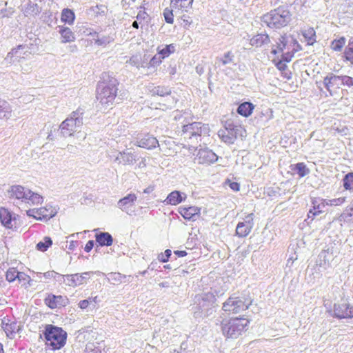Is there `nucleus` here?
Wrapping results in <instances>:
<instances>
[{"mask_svg": "<svg viewBox=\"0 0 353 353\" xmlns=\"http://www.w3.org/2000/svg\"><path fill=\"white\" fill-rule=\"evenodd\" d=\"M119 81L109 73H103L97 87V99L105 107L112 105L118 93Z\"/></svg>", "mask_w": 353, "mask_h": 353, "instance_id": "nucleus-1", "label": "nucleus"}, {"mask_svg": "<svg viewBox=\"0 0 353 353\" xmlns=\"http://www.w3.org/2000/svg\"><path fill=\"white\" fill-rule=\"evenodd\" d=\"M250 322L245 316H232L223 319L220 322V327L226 339H236L249 330Z\"/></svg>", "mask_w": 353, "mask_h": 353, "instance_id": "nucleus-2", "label": "nucleus"}, {"mask_svg": "<svg viewBox=\"0 0 353 353\" xmlns=\"http://www.w3.org/2000/svg\"><path fill=\"white\" fill-rule=\"evenodd\" d=\"M262 22L272 29H281L288 26L292 21V14L283 6L271 10L261 17Z\"/></svg>", "mask_w": 353, "mask_h": 353, "instance_id": "nucleus-3", "label": "nucleus"}, {"mask_svg": "<svg viewBox=\"0 0 353 353\" xmlns=\"http://www.w3.org/2000/svg\"><path fill=\"white\" fill-rule=\"evenodd\" d=\"M46 345L55 351L61 349L66 343L68 334L61 327L46 325L43 331Z\"/></svg>", "mask_w": 353, "mask_h": 353, "instance_id": "nucleus-4", "label": "nucleus"}, {"mask_svg": "<svg viewBox=\"0 0 353 353\" xmlns=\"http://www.w3.org/2000/svg\"><path fill=\"white\" fill-rule=\"evenodd\" d=\"M301 50V46L294 36L284 34L281 36L276 48L272 49V53L276 54L284 52L283 59L286 61H290L294 53Z\"/></svg>", "mask_w": 353, "mask_h": 353, "instance_id": "nucleus-5", "label": "nucleus"}, {"mask_svg": "<svg viewBox=\"0 0 353 353\" xmlns=\"http://www.w3.org/2000/svg\"><path fill=\"white\" fill-rule=\"evenodd\" d=\"M252 299L250 296H230L223 303L222 310L228 314H239L246 311L252 305Z\"/></svg>", "mask_w": 353, "mask_h": 353, "instance_id": "nucleus-6", "label": "nucleus"}, {"mask_svg": "<svg viewBox=\"0 0 353 353\" xmlns=\"http://www.w3.org/2000/svg\"><path fill=\"white\" fill-rule=\"evenodd\" d=\"M8 195L10 199L20 200L32 205L41 204L43 201L40 194L19 185H12L8 190Z\"/></svg>", "mask_w": 353, "mask_h": 353, "instance_id": "nucleus-7", "label": "nucleus"}, {"mask_svg": "<svg viewBox=\"0 0 353 353\" xmlns=\"http://www.w3.org/2000/svg\"><path fill=\"white\" fill-rule=\"evenodd\" d=\"M82 114L83 113L77 110L72 112L70 117L61 123L60 128L63 135H72L73 132L76 130V127L81 124Z\"/></svg>", "mask_w": 353, "mask_h": 353, "instance_id": "nucleus-8", "label": "nucleus"}, {"mask_svg": "<svg viewBox=\"0 0 353 353\" xmlns=\"http://www.w3.org/2000/svg\"><path fill=\"white\" fill-rule=\"evenodd\" d=\"M254 213L247 214L242 221L238 223L235 230V235L239 238L247 237L254 228Z\"/></svg>", "mask_w": 353, "mask_h": 353, "instance_id": "nucleus-9", "label": "nucleus"}, {"mask_svg": "<svg viewBox=\"0 0 353 353\" xmlns=\"http://www.w3.org/2000/svg\"><path fill=\"white\" fill-rule=\"evenodd\" d=\"M238 127L232 123H226L224 129L219 131V137L226 143H233L237 138Z\"/></svg>", "mask_w": 353, "mask_h": 353, "instance_id": "nucleus-10", "label": "nucleus"}, {"mask_svg": "<svg viewBox=\"0 0 353 353\" xmlns=\"http://www.w3.org/2000/svg\"><path fill=\"white\" fill-rule=\"evenodd\" d=\"M26 214L28 216L39 221H48L53 217L55 212L52 207H42L39 208L30 209Z\"/></svg>", "mask_w": 353, "mask_h": 353, "instance_id": "nucleus-11", "label": "nucleus"}, {"mask_svg": "<svg viewBox=\"0 0 353 353\" xmlns=\"http://www.w3.org/2000/svg\"><path fill=\"white\" fill-rule=\"evenodd\" d=\"M334 315L338 319L353 318V306L348 303L334 304Z\"/></svg>", "mask_w": 353, "mask_h": 353, "instance_id": "nucleus-12", "label": "nucleus"}, {"mask_svg": "<svg viewBox=\"0 0 353 353\" xmlns=\"http://www.w3.org/2000/svg\"><path fill=\"white\" fill-rule=\"evenodd\" d=\"M194 0H171V8L177 14H183L192 9Z\"/></svg>", "mask_w": 353, "mask_h": 353, "instance_id": "nucleus-13", "label": "nucleus"}, {"mask_svg": "<svg viewBox=\"0 0 353 353\" xmlns=\"http://www.w3.org/2000/svg\"><path fill=\"white\" fill-rule=\"evenodd\" d=\"M45 304L51 309L64 307L68 303V299L61 295L48 294L44 299Z\"/></svg>", "mask_w": 353, "mask_h": 353, "instance_id": "nucleus-14", "label": "nucleus"}, {"mask_svg": "<svg viewBox=\"0 0 353 353\" xmlns=\"http://www.w3.org/2000/svg\"><path fill=\"white\" fill-rule=\"evenodd\" d=\"M323 84L330 94L335 92L341 86L339 76L335 75L332 73L329 74L324 78Z\"/></svg>", "mask_w": 353, "mask_h": 353, "instance_id": "nucleus-15", "label": "nucleus"}, {"mask_svg": "<svg viewBox=\"0 0 353 353\" xmlns=\"http://www.w3.org/2000/svg\"><path fill=\"white\" fill-rule=\"evenodd\" d=\"M179 213L186 220H195L199 216L201 209L196 206H181Z\"/></svg>", "mask_w": 353, "mask_h": 353, "instance_id": "nucleus-16", "label": "nucleus"}, {"mask_svg": "<svg viewBox=\"0 0 353 353\" xmlns=\"http://www.w3.org/2000/svg\"><path fill=\"white\" fill-rule=\"evenodd\" d=\"M312 208L307 213V219H311L313 221L316 216L323 212L322 209L326 206L325 199L319 201L316 198H314L312 199Z\"/></svg>", "mask_w": 353, "mask_h": 353, "instance_id": "nucleus-17", "label": "nucleus"}, {"mask_svg": "<svg viewBox=\"0 0 353 353\" xmlns=\"http://www.w3.org/2000/svg\"><path fill=\"white\" fill-rule=\"evenodd\" d=\"M1 327L6 336L10 339H14L15 334L19 330V326L17 325V323L9 319H4L2 321Z\"/></svg>", "mask_w": 353, "mask_h": 353, "instance_id": "nucleus-18", "label": "nucleus"}, {"mask_svg": "<svg viewBox=\"0 0 353 353\" xmlns=\"http://www.w3.org/2000/svg\"><path fill=\"white\" fill-rule=\"evenodd\" d=\"M203 125H204L201 122H193L183 125V132L184 133H188L191 137L201 136Z\"/></svg>", "mask_w": 353, "mask_h": 353, "instance_id": "nucleus-19", "label": "nucleus"}, {"mask_svg": "<svg viewBox=\"0 0 353 353\" xmlns=\"http://www.w3.org/2000/svg\"><path fill=\"white\" fill-rule=\"evenodd\" d=\"M137 145L140 148L152 150L159 146V141L156 137L146 134L138 141Z\"/></svg>", "mask_w": 353, "mask_h": 353, "instance_id": "nucleus-20", "label": "nucleus"}, {"mask_svg": "<svg viewBox=\"0 0 353 353\" xmlns=\"http://www.w3.org/2000/svg\"><path fill=\"white\" fill-rule=\"evenodd\" d=\"M186 195L181 193L179 191L174 190L171 192L165 199V201L167 204L176 205L185 200Z\"/></svg>", "mask_w": 353, "mask_h": 353, "instance_id": "nucleus-21", "label": "nucleus"}, {"mask_svg": "<svg viewBox=\"0 0 353 353\" xmlns=\"http://www.w3.org/2000/svg\"><path fill=\"white\" fill-rule=\"evenodd\" d=\"M0 221L6 228L9 229L12 228V214L8 209L3 207L0 208Z\"/></svg>", "mask_w": 353, "mask_h": 353, "instance_id": "nucleus-22", "label": "nucleus"}, {"mask_svg": "<svg viewBox=\"0 0 353 353\" xmlns=\"http://www.w3.org/2000/svg\"><path fill=\"white\" fill-rule=\"evenodd\" d=\"M59 33L62 43H71L74 41L75 36L74 32L68 27L60 26Z\"/></svg>", "mask_w": 353, "mask_h": 353, "instance_id": "nucleus-23", "label": "nucleus"}, {"mask_svg": "<svg viewBox=\"0 0 353 353\" xmlns=\"http://www.w3.org/2000/svg\"><path fill=\"white\" fill-rule=\"evenodd\" d=\"M254 107L250 102H243L239 105L237 113L244 117H248L252 114Z\"/></svg>", "mask_w": 353, "mask_h": 353, "instance_id": "nucleus-24", "label": "nucleus"}, {"mask_svg": "<svg viewBox=\"0 0 353 353\" xmlns=\"http://www.w3.org/2000/svg\"><path fill=\"white\" fill-rule=\"evenodd\" d=\"M96 241L101 246H110L112 244L113 239L108 232H100L95 235Z\"/></svg>", "mask_w": 353, "mask_h": 353, "instance_id": "nucleus-25", "label": "nucleus"}, {"mask_svg": "<svg viewBox=\"0 0 353 353\" xmlns=\"http://www.w3.org/2000/svg\"><path fill=\"white\" fill-rule=\"evenodd\" d=\"M269 42L270 38L267 34H258L250 39L251 45L255 47H261Z\"/></svg>", "mask_w": 353, "mask_h": 353, "instance_id": "nucleus-26", "label": "nucleus"}, {"mask_svg": "<svg viewBox=\"0 0 353 353\" xmlns=\"http://www.w3.org/2000/svg\"><path fill=\"white\" fill-rule=\"evenodd\" d=\"M75 20V14L74 12L69 9L64 8L61 13V21L68 25H72Z\"/></svg>", "mask_w": 353, "mask_h": 353, "instance_id": "nucleus-27", "label": "nucleus"}, {"mask_svg": "<svg viewBox=\"0 0 353 353\" xmlns=\"http://www.w3.org/2000/svg\"><path fill=\"white\" fill-rule=\"evenodd\" d=\"M200 159L203 163H212L217 161L218 157L212 150H203L200 153Z\"/></svg>", "mask_w": 353, "mask_h": 353, "instance_id": "nucleus-28", "label": "nucleus"}, {"mask_svg": "<svg viewBox=\"0 0 353 353\" xmlns=\"http://www.w3.org/2000/svg\"><path fill=\"white\" fill-rule=\"evenodd\" d=\"M302 34L307 45L312 46L316 42V35L312 27H307L302 30Z\"/></svg>", "mask_w": 353, "mask_h": 353, "instance_id": "nucleus-29", "label": "nucleus"}, {"mask_svg": "<svg viewBox=\"0 0 353 353\" xmlns=\"http://www.w3.org/2000/svg\"><path fill=\"white\" fill-rule=\"evenodd\" d=\"M136 200L137 196L135 194H129L126 196L120 199L118 202V205L120 208L125 210L127 208L132 205Z\"/></svg>", "mask_w": 353, "mask_h": 353, "instance_id": "nucleus-30", "label": "nucleus"}, {"mask_svg": "<svg viewBox=\"0 0 353 353\" xmlns=\"http://www.w3.org/2000/svg\"><path fill=\"white\" fill-rule=\"evenodd\" d=\"M343 60L353 65V41H350L343 52Z\"/></svg>", "mask_w": 353, "mask_h": 353, "instance_id": "nucleus-31", "label": "nucleus"}, {"mask_svg": "<svg viewBox=\"0 0 353 353\" xmlns=\"http://www.w3.org/2000/svg\"><path fill=\"white\" fill-rule=\"evenodd\" d=\"M157 52L160 57L164 59L175 52V46L174 44L171 43L165 46L163 48L158 47Z\"/></svg>", "mask_w": 353, "mask_h": 353, "instance_id": "nucleus-32", "label": "nucleus"}, {"mask_svg": "<svg viewBox=\"0 0 353 353\" xmlns=\"http://www.w3.org/2000/svg\"><path fill=\"white\" fill-rule=\"evenodd\" d=\"M346 43V39L341 37L334 39L330 43V48L334 52H341Z\"/></svg>", "mask_w": 353, "mask_h": 353, "instance_id": "nucleus-33", "label": "nucleus"}, {"mask_svg": "<svg viewBox=\"0 0 353 353\" xmlns=\"http://www.w3.org/2000/svg\"><path fill=\"white\" fill-rule=\"evenodd\" d=\"M285 62L287 61L285 59L284 61L279 60L275 65L277 69L281 72L282 76L289 80L292 78V73L288 70V66Z\"/></svg>", "mask_w": 353, "mask_h": 353, "instance_id": "nucleus-34", "label": "nucleus"}, {"mask_svg": "<svg viewBox=\"0 0 353 353\" xmlns=\"http://www.w3.org/2000/svg\"><path fill=\"white\" fill-rule=\"evenodd\" d=\"M17 281L22 287L28 288L31 285L32 279L31 277L26 274L25 272H20L17 277Z\"/></svg>", "mask_w": 353, "mask_h": 353, "instance_id": "nucleus-35", "label": "nucleus"}, {"mask_svg": "<svg viewBox=\"0 0 353 353\" xmlns=\"http://www.w3.org/2000/svg\"><path fill=\"white\" fill-rule=\"evenodd\" d=\"M52 241L51 238L46 236L43 241H40L37 244L36 248L39 251L45 252L52 245Z\"/></svg>", "mask_w": 353, "mask_h": 353, "instance_id": "nucleus-36", "label": "nucleus"}, {"mask_svg": "<svg viewBox=\"0 0 353 353\" xmlns=\"http://www.w3.org/2000/svg\"><path fill=\"white\" fill-rule=\"evenodd\" d=\"M19 272L16 268H8L6 272V280L10 283L14 282L17 279Z\"/></svg>", "mask_w": 353, "mask_h": 353, "instance_id": "nucleus-37", "label": "nucleus"}, {"mask_svg": "<svg viewBox=\"0 0 353 353\" xmlns=\"http://www.w3.org/2000/svg\"><path fill=\"white\" fill-rule=\"evenodd\" d=\"M343 188L345 190H353V172L347 174L343 179Z\"/></svg>", "mask_w": 353, "mask_h": 353, "instance_id": "nucleus-38", "label": "nucleus"}, {"mask_svg": "<svg viewBox=\"0 0 353 353\" xmlns=\"http://www.w3.org/2000/svg\"><path fill=\"white\" fill-rule=\"evenodd\" d=\"M120 157L123 163L125 165L132 164L136 161L133 154L130 152H121Z\"/></svg>", "mask_w": 353, "mask_h": 353, "instance_id": "nucleus-39", "label": "nucleus"}, {"mask_svg": "<svg viewBox=\"0 0 353 353\" xmlns=\"http://www.w3.org/2000/svg\"><path fill=\"white\" fill-rule=\"evenodd\" d=\"M295 168L299 177L301 178L305 176L310 172L309 169L307 168L304 163H298L295 164Z\"/></svg>", "mask_w": 353, "mask_h": 353, "instance_id": "nucleus-40", "label": "nucleus"}, {"mask_svg": "<svg viewBox=\"0 0 353 353\" xmlns=\"http://www.w3.org/2000/svg\"><path fill=\"white\" fill-rule=\"evenodd\" d=\"M173 11H174L172 8L170 9L169 8H166L163 10V16L165 18V21L166 23L172 24L174 23V14Z\"/></svg>", "mask_w": 353, "mask_h": 353, "instance_id": "nucleus-41", "label": "nucleus"}, {"mask_svg": "<svg viewBox=\"0 0 353 353\" xmlns=\"http://www.w3.org/2000/svg\"><path fill=\"white\" fill-rule=\"evenodd\" d=\"M345 202V197H339V198H336V199H330L328 201L325 200L326 206L327 205L339 206V205H342Z\"/></svg>", "mask_w": 353, "mask_h": 353, "instance_id": "nucleus-42", "label": "nucleus"}, {"mask_svg": "<svg viewBox=\"0 0 353 353\" xmlns=\"http://www.w3.org/2000/svg\"><path fill=\"white\" fill-rule=\"evenodd\" d=\"M341 85L353 86V78L347 75L339 76Z\"/></svg>", "mask_w": 353, "mask_h": 353, "instance_id": "nucleus-43", "label": "nucleus"}, {"mask_svg": "<svg viewBox=\"0 0 353 353\" xmlns=\"http://www.w3.org/2000/svg\"><path fill=\"white\" fill-rule=\"evenodd\" d=\"M171 250L170 249H167L165 250L163 253H161L158 256V259L161 263H165L169 261V259L171 256Z\"/></svg>", "mask_w": 353, "mask_h": 353, "instance_id": "nucleus-44", "label": "nucleus"}, {"mask_svg": "<svg viewBox=\"0 0 353 353\" xmlns=\"http://www.w3.org/2000/svg\"><path fill=\"white\" fill-rule=\"evenodd\" d=\"M225 183L228 184L230 189L234 192H238L240 190V184L237 182H233L230 179H227L225 181Z\"/></svg>", "mask_w": 353, "mask_h": 353, "instance_id": "nucleus-45", "label": "nucleus"}, {"mask_svg": "<svg viewBox=\"0 0 353 353\" xmlns=\"http://www.w3.org/2000/svg\"><path fill=\"white\" fill-rule=\"evenodd\" d=\"M163 61V59L160 57V55L158 54V55H154L150 61V65L151 67H155L159 65Z\"/></svg>", "mask_w": 353, "mask_h": 353, "instance_id": "nucleus-46", "label": "nucleus"}, {"mask_svg": "<svg viewBox=\"0 0 353 353\" xmlns=\"http://www.w3.org/2000/svg\"><path fill=\"white\" fill-rule=\"evenodd\" d=\"M83 277L77 274L71 276V281L74 285L82 284Z\"/></svg>", "mask_w": 353, "mask_h": 353, "instance_id": "nucleus-47", "label": "nucleus"}, {"mask_svg": "<svg viewBox=\"0 0 353 353\" xmlns=\"http://www.w3.org/2000/svg\"><path fill=\"white\" fill-rule=\"evenodd\" d=\"M233 59V55L231 52H228L224 55V58L222 60V63L223 65H226L228 63H230L232 61Z\"/></svg>", "mask_w": 353, "mask_h": 353, "instance_id": "nucleus-48", "label": "nucleus"}, {"mask_svg": "<svg viewBox=\"0 0 353 353\" xmlns=\"http://www.w3.org/2000/svg\"><path fill=\"white\" fill-rule=\"evenodd\" d=\"M181 19L183 23V27L185 28H188L192 25V20L190 19V17L183 15Z\"/></svg>", "mask_w": 353, "mask_h": 353, "instance_id": "nucleus-49", "label": "nucleus"}, {"mask_svg": "<svg viewBox=\"0 0 353 353\" xmlns=\"http://www.w3.org/2000/svg\"><path fill=\"white\" fill-rule=\"evenodd\" d=\"M89 304H90V301L88 299H84V300L79 301L78 305L81 309L85 310L89 306Z\"/></svg>", "mask_w": 353, "mask_h": 353, "instance_id": "nucleus-50", "label": "nucleus"}, {"mask_svg": "<svg viewBox=\"0 0 353 353\" xmlns=\"http://www.w3.org/2000/svg\"><path fill=\"white\" fill-rule=\"evenodd\" d=\"M93 247H94V241L92 240H90L86 243L85 248H84V250L86 252H89L92 250Z\"/></svg>", "mask_w": 353, "mask_h": 353, "instance_id": "nucleus-51", "label": "nucleus"}, {"mask_svg": "<svg viewBox=\"0 0 353 353\" xmlns=\"http://www.w3.org/2000/svg\"><path fill=\"white\" fill-rule=\"evenodd\" d=\"M174 253L179 257H183L188 254L185 250H175Z\"/></svg>", "mask_w": 353, "mask_h": 353, "instance_id": "nucleus-52", "label": "nucleus"}, {"mask_svg": "<svg viewBox=\"0 0 353 353\" xmlns=\"http://www.w3.org/2000/svg\"><path fill=\"white\" fill-rule=\"evenodd\" d=\"M106 40L105 39H97L95 40V43L97 44L98 46H103V45H105L106 44Z\"/></svg>", "mask_w": 353, "mask_h": 353, "instance_id": "nucleus-53", "label": "nucleus"}, {"mask_svg": "<svg viewBox=\"0 0 353 353\" xmlns=\"http://www.w3.org/2000/svg\"><path fill=\"white\" fill-rule=\"evenodd\" d=\"M88 300L90 301V303H97L98 302H99V297L97 296H95L94 297H90Z\"/></svg>", "mask_w": 353, "mask_h": 353, "instance_id": "nucleus-54", "label": "nucleus"}, {"mask_svg": "<svg viewBox=\"0 0 353 353\" xmlns=\"http://www.w3.org/2000/svg\"><path fill=\"white\" fill-rule=\"evenodd\" d=\"M347 130V128H334V130L335 132H336L337 133H339V134H344L345 132Z\"/></svg>", "mask_w": 353, "mask_h": 353, "instance_id": "nucleus-55", "label": "nucleus"}, {"mask_svg": "<svg viewBox=\"0 0 353 353\" xmlns=\"http://www.w3.org/2000/svg\"><path fill=\"white\" fill-rule=\"evenodd\" d=\"M132 26L133 28H136V29H138L139 28V23H137V21H134L132 23Z\"/></svg>", "mask_w": 353, "mask_h": 353, "instance_id": "nucleus-56", "label": "nucleus"}, {"mask_svg": "<svg viewBox=\"0 0 353 353\" xmlns=\"http://www.w3.org/2000/svg\"><path fill=\"white\" fill-rule=\"evenodd\" d=\"M53 273H54L53 272H48L44 274V276H50V274H53Z\"/></svg>", "mask_w": 353, "mask_h": 353, "instance_id": "nucleus-57", "label": "nucleus"}, {"mask_svg": "<svg viewBox=\"0 0 353 353\" xmlns=\"http://www.w3.org/2000/svg\"><path fill=\"white\" fill-rule=\"evenodd\" d=\"M0 353H4L3 345L0 343Z\"/></svg>", "mask_w": 353, "mask_h": 353, "instance_id": "nucleus-58", "label": "nucleus"}, {"mask_svg": "<svg viewBox=\"0 0 353 353\" xmlns=\"http://www.w3.org/2000/svg\"><path fill=\"white\" fill-rule=\"evenodd\" d=\"M351 212L350 213V216H352L353 215V204L352 205V208H351Z\"/></svg>", "mask_w": 353, "mask_h": 353, "instance_id": "nucleus-59", "label": "nucleus"}]
</instances>
